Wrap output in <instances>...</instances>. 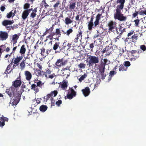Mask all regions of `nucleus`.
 <instances>
[{"label":"nucleus","instance_id":"obj_12","mask_svg":"<svg viewBox=\"0 0 146 146\" xmlns=\"http://www.w3.org/2000/svg\"><path fill=\"white\" fill-rule=\"evenodd\" d=\"M17 80L13 82L12 86L13 87L16 88L20 86L22 82L20 77L17 78Z\"/></svg>","mask_w":146,"mask_h":146},{"label":"nucleus","instance_id":"obj_62","mask_svg":"<svg viewBox=\"0 0 146 146\" xmlns=\"http://www.w3.org/2000/svg\"><path fill=\"white\" fill-rule=\"evenodd\" d=\"M40 50H41V54L42 55H45L46 54H45V49L44 48H42Z\"/></svg>","mask_w":146,"mask_h":146},{"label":"nucleus","instance_id":"obj_58","mask_svg":"<svg viewBox=\"0 0 146 146\" xmlns=\"http://www.w3.org/2000/svg\"><path fill=\"white\" fill-rule=\"evenodd\" d=\"M62 100H59L56 102V104L58 106H59L62 104Z\"/></svg>","mask_w":146,"mask_h":146},{"label":"nucleus","instance_id":"obj_53","mask_svg":"<svg viewBox=\"0 0 146 146\" xmlns=\"http://www.w3.org/2000/svg\"><path fill=\"white\" fill-rule=\"evenodd\" d=\"M20 66L21 68L22 69H23L25 68V63L24 61H23L20 63Z\"/></svg>","mask_w":146,"mask_h":146},{"label":"nucleus","instance_id":"obj_32","mask_svg":"<svg viewBox=\"0 0 146 146\" xmlns=\"http://www.w3.org/2000/svg\"><path fill=\"white\" fill-rule=\"evenodd\" d=\"M60 42H56L54 44L53 46V49L54 50H56L58 48H59Z\"/></svg>","mask_w":146,"mask_h":146},{"label":"nucleus","instance_id":"obj_44","mask_svg":"<svg viewBox=\"0 0 146 146\" xmlns=\"http://www.w3.org/2000/svg\"><path fill=\"white\" fill-rule=\"evenodd\" d=\"M60 4V2L58 1L57 2L55 3L53 7L55 10L58 9V6Z\"/></svg>","mask_w":146,"mask_h":146},{"label":"nucleus","instance_id":"obj_35","mask_svg":"<svg viewBox=\"0 0 146 146\" xmlns=\"http://www.w3.org/2000/svg\"><path fill=\"white\" fill-rule=\"evenodd\" d=\"M18 25L17 24L13 25H10L9 27L8 30H14L15 29L17 28H18Z\"/></svg>","mask_w":146,"mask_h":146},{"label":"nucleus","instance_id":"obj_15","mask_svg":"<svg viewBox=\"0 0 146 146\" xmlns=\"http://www.w3.org/2000/svg\"><path fill=\"white\" fill-rule=\"evenodd\" d=\"M40 5L41 8H43L44 7V9L47 11L49 9V6L46 1H42Z\"/></svg>","mask_w":146,"mask_h":146},{"label":"nucleus","instance_id":"obj_46","mask_svg":"<svg viewBox=\"0 0 146 146\" xmlns=\"http://www.w3.org/2000/svg\"><path fill=\"white\" fill-rule=\"evenodd\" d=\"M117 72H116L114 70L111 71L109 73V76L111 78L113 77L114 75H115L116 74Z\"/></svg>","mask_w":146,"mask_h":146},{"label":"nucleus","instance_id":"obj_13","mask_svg":"<svg viewBox=\"0 0 146 146\" xmlns=\"http://www.w3.org/2000/svg\"><path fill=\"white\" fill-rule=\"evenodd\" d=\"M8 35L6 31L0 32V38L2 40H5L8 37Z\"/></svg>","mask_w":146,"mask_h":146},{"label":"nucleus","instance_id":"obj_38","mask_svg":"<svg viewBox=\"0 0 146 146\" xmlns=\"http://www.w3.org/2000/svg\"><path fill=\"white\" fill-rule=\"evenodd\" d=\"M76 3L75 2L72 3H70L69 5V9L71 10H74L76 7Z\"/></svg>","mask_w":146,"mask_h":146},{"label":"nucleus","instance_id":"obj_5","mask_svg":"<svg viewBox=\"0 0 146 146\" xmlns=\"http://www.w3.org/2000/svg\"><path fill=\"white\" fill-rule=\"evenodd\" d=\"M117 23L116 22L112 20L109 21L107 24V26L108 27V32L109 33L114 32L117 29Z\"/></svg>","mask_w":146,"mask_h":146},{"label":"nucleus","instance_id":"obj_14","mask_svg":"<svg viewBox=\"0 0 146 146\" xmlns=\"http://www.w3.org/2000/svg\"><path fill=\"white\" fill-rule=\"evenodd\" d=\"M34 71L35 73H36V72H37V73L36 74L38 76H44L45 74V72H44L43 71H41L40 70L38 69L35 70V69Z\"/></svg>","mask_w":146,"mask_h":146},{"label":"nucleus","instance_id":"obj_4","mask_svg":"<svg viewBox=\"0 0 146 146\" xmlns=\"http://www.w3.org/2000/svg\"><path fill=\"white\" fill-rule=\"evenodd\" d=\"M117 48V46L115 44L113 45L111 43L108 46H106L101 51L103 53H106V55H110L113 51Z\"/></svg>","mask_w":146,"mask_h":146},{"label":"nucleus","instance_id":"obj_17","mask_svg":"<svg viewBox=\"0 0 146 146\" xmlns=\"http://www.w3.org/2000/svg\"><path fill=\"white\" fill-rule=\"evenodd\" d=\"M82 92L85 97L88 96L90 93V89L88 87H86L84 89H82Z\"/></svg>","mask_w":146,"mask_h":146},{"label":"nucleus","instance_id":"obj_41","mask_svg":"<svg viewBox=\"0 0 146 146\" xmlns=\"http://www.w3.org/2000/svg\"><path fill=\"white\" fill-rule=\"evenodd\" d=\"M105 68L104 66H102L100 67L99 69V72L100 74H103L105 72Z\"/></svg>","mask_w":146,"mask_h":146},{"label":"nucleus","instance_id":"obj_59","mask_svg":"<svg viewBox=\"0 0 146 146\" xmlns=\"http://www.w3.org/2000/svg\"><path fill=\"white\" fill-rule=\"evenodd\" d=\"M119 50V55L122 56L123 54L124 53V50L122 48H121Z\"/></svg>","mask_w":146,"mask_h":146},{"label":"nucleus","instance_id":"obj_16","mask_svg":"<svg viewBox=\"0 0 146 146\" xmlns=\"http://www.w3.org/2000/svg\"><path fill=\"white\" fill-rule=\"evenodd\" d=\"M25 75L26 79L29 81L32 78V75L31 72L28 71H25Z\"/></svg>","mask_w":146,"mask_h":146},{"label":"nucleus","instance_id":"obj_60","mask_svg":"<svg viewBox=\"0 0 146 146\" xmlns=\"http://www.w3.org/2000/svg\"><path fill=\"white\" fill-rule=\"evenodd\" d=\"M53 35L51 33L50 35L46 37L47 38H48L50 39V40H52L53 37Z\"/></svg>","mask_w":146,"mask_h":146},{"label":"nucleus","instance_id":"obj_43","mask_svg":"<svg viewBox=\"0 0 146 146\" xmlns=\"http://www.w3.org/2000/svg\"><path fill=\"white\" fill-rule=\"evenodd\" d=\"M87 76V75L86 74H84L82 75L80 78L79 79V82H81L82 81L84 80L85 78H86Z\"/></svg>","mask_w":146,"mask_h":146},{"label":"nucleus","instance_id":"obj_51","mask_svg":"<svg viewBox=\"0 0 146 146\" xmlns=\"http://www.w3.org/2000/svg\"><path fill=\"white\" fill-rule=\"evenodd\" d=\"M140 20L138 19H137L135 20L134 22H135V26L138 27L139 23Z\"/></svg>","mask_w":146,"mask_h":146},{"label":"nucleus","instance_id":"obj_26","mask_svg":"<svg viewBox=\"0 0 146 146\" xmlns=\"http://www.w3.org/2000/svg\"><path fill=\"white\" fill-rule=\"evenodd\" d=\"M64 43H63V45L61 46H60L58 50V52H64L65 51V49H66L67 46L66 45H64Z\"/></svg>","mask_w":146,"mask_h":146},{"label":"nucleus","instance_id":"obj_61","mask_svg":"<svg viewBox=\"0 0 146 146\" xmlns=\"http://www.w3.org/2000/svg\"><path fill=\"white\" fill-rule=\"evenodd\" d=\"M54 27L52 26L49 29H46V32L47 33H48V31H50V32H52L53 30Z\"/></svg>","mask_w":146,"mask_h":146},{"label":"nucleus","instance_id":"obj_56","mask_svg":"<svg viewBox=\"0 0 146 146\" xmlns=\"http://www.w3.org/2000/svg\"><path fill=\"white\" fill-rule=\"evenodd\" d=\"M99 21H97V20H95L94 24L95 27H97L98 25L99 24Z\"/></svg>","mask_w":146,"mask_h":146},{"label":"nucleus","instance_id":"obj_47","mask_svg":"<svg viewBox=\"0 0 146 146\" xmlns=\"http://www.w3.org/2000/svg\"><path fill=\"white\" fill-rule=\"evenodd\" d=\"M123 64L124 66L127 67H129L131 65L130 62L128 61L124 62Z\"/></svg>","mask_w":146,"mask_h":146},{"label":"nucleus","instance_id":"obj_54","mask_svg":"<svg viewBox=\"0 0 146 146\" xmlns=\"http://www.w3.org/2000/svg\"><path fill=\"white\" fill-rule=\"evenodd\" d=\"M101 14H98L96 17V19L95 20H97V21H99L100 20V17L101 16Z\"/></svg>","mask_w":146,"mask_h":146},{"label":"nucleus","instance_id":"obj_25","mask_svg":"<svg viewBox=\"0 0 146 146\" xmlns=\"http://www.w3.org/2000/svg\"><path fill=\"white\" fill-rule=\"evenodd\" d=\"M88 29L90 31H91L92 30L93 28L95 27L94 26L93 23L88 22Z\"/></svg>","mask_w":146,"mask_h":146},{"label":"nucleus","instance_id":"obj_29","mask_svg":"<svg viewBox=\"0 0 146 146\" xmlns=\"http://www.w3.org/2000/svg\"><path fill=\"white\" fill-rule=\"evenodd\" d=\"M47 106L46 105H42L40 106L39 108L40 111L42 112H44L47 110Z\"/></svg>","mask_w":146,"mask_h":146},{"label":"nucleus","instance_id":"obj_2","mask_svg":"<svg viewBox=\"0 0 146 146\" xmlns=\"http://www.w3.org/2000/svg\"><path fill=\"white\" fill-rule=\"evenodd\" d=\"M124 5H117L115 10L116 12L114 14V17L115 19H117L120 21H125L127 19V17L122 13L121 10L123 8Z\"/></svg>","mask_w":146,"mask_h":146},{"label":"nucleus","instance_id":"obj_18","mask_svg":"<svg viewBox=\"0 0 146 146\" xmlns=\"http://www.w3.org/2000/svg\"><path fill=\"white\" fill-rule=\"evenodd\" d=\"M68 82L65 80H63L62 83L60 85V87L64 90H65L68 87Z\"/></svg>","mask_w":146,"mask_h":146},{"label":"nucleus","instance_id":"obj_31","mask_svg":"<svg viewBox=\"0 0 146 146\" xmlns=\"http://www.w3.org/2000/svg\"><path fill=\"white\" fill-rule=\"evenodd\" d=\"M13 10H12L11 11L9 12V13H7L6 16V17L7 18L9 19L12 16L13 17L15 15V14L14 13H15V11H14V13H13Z\"/></svg>","mask_w":146,"mask_h":146},{"label":"nucleus","instance_id":"obj_10","mask_svg":"<svg viewBox=\"0 0 146 146\" xmlns=\"http://www.w3.org/2000/svg\"><path fill=\"white\" fill-rule=\"evenodd\" d=\"M51 34L53 35H53V39H54L58 41L59 40V38L61 36V35L60 29H56L55 32L52 33Z\"/></svg>","mask_w":146,"mask_h":146},{"label":"nucleus","instance_id":"obj_6","mask_svg":"<svg viewBox=\"0 0 146 146\" xmlns=\"http://www.w3.org/2000/svg\"><path fill=\"white\" fill-rule=\"evenodd\" d=\"M87 59H89L88 65L89 66H92L94 64L98 63L99 62V58L96 56L91 55H87Z\"/></svg>","mask_w":146,"mask_h":146},{"label":"nucleus","instance_id":"obj_50","mask_svg":"<svg viewBox=\"0 0 146 146\" xmlns=\"http://www.w3.org/2000/svg\"><path fill=\"white\" fill-rule=\"evenodd\" d=\"M100 84V82L99 81H97L95 84L94 85V88L93 89H97L98 87V86H99V84Z\"/></svg>","mask_w":146,"mask_h":146},{"label":"nucleus","instance_id":"obj_45","mask_svg":"<svg viewBox=\"0 0 146 146\" xmlns=\"http://www.w3.org/2000/svg\"><path fill=\"white\" fill-rule=\"evenodd\" d=\"M46 71V72H45V74L44 76L45 77H47V76L50 74L51 71L49 69H47Z\"/></svg>","mask_w":146,"mask_h":146},{"label":"nucleus","instance_id":"obj_34","mask_svg":"<svg viewBox=\"0 0 146 146\" xmlns=\"http://www.w3.org/2000/svg\"><path fill=\"white\" fill-rule=\"evenodd\" d=\"M126 29V28H123V27L121 26H120L119 28V31L120 32L119 33V35H121L123 33L125 32Z\"/></svg>","mask_w":146,"mask_h":146},{"label":"nucleus","instance_id":"obj_42","mask_svg":"<svg viewBox=\"0 0 146 146\" xmlns=\"http://www.w3.org/2000/svg\"><path fill=\"white\" fill-rule=\"evenodd\" d=\"M73 32V30L72 28H70L68 30L66 31V35L67 36H69V35Z\"/></svg>","mask_w":146,"mask_h":146},{"label":"nucleus","instance_id":"obj_19","mask_svg":"<svg viewBox=\"0 0 146 146\" xmlns=\"http://www.w3.org/2000/svg\"><path fill=\"white\" fill-rule=\"evenodd\" d=\"M19 36L20 35L19 34H15L13 36L12 41L13 43V45L17 42V40L19 38Z\"/></svg>","mask_w":146,"mask_h":146},{"label":"nucleus","instance_id":"obj_21","mask_svg":"<svg viewBox=\"0 0 146 146\" xmlns=\"http://www.w3.org/2000/svg\"><path fill=\"white\" fill-rule=\"evenodd\" d=\"M78 33L77 34L76 37L75 38L74 40V42L76 43L78 42V40L79 39V38L81 36H82V32L81 30L79 31L78 32Z\"/></svg>","mask_w":146,"mask_h":146},{"label":"nucleus","instance_id":"obj_40","mask_svg":"<svg viewBox=\"0 0 146 146\" xmlns=\"http://www.w3.org/2000/svg\"><path fill=\"white\" fill-rule=\"evenodd\" d=\"M8 120L9 119L5 117H1L0 119V121L3 122L4 123H5V121H8Z\"/></svg>","mask_w":146,"mask_h":146},{"label":"nucleus","instance_id":"obj_20","mask_svg":"<svg viewBox=\"0 0 146 146\" xmlns=\"http://www.w3.org/2000/svg\"><path fill=\"white\" fill-rule=\"evenodd\" d=\"M23 56L21 55L19 56H17L16 58L15 59L14 62V64H17V65H18V63L23 59Z\"/></svg>","mask_w":146,"mask_h":146},{"label":"nucleus","instance_id":"obj_11","mask_svg":"<svg viewBox=\"0 0 146 146\" xmlns=\"http://www.w3.org/2000/svg\"><path fill=\"white\" fill-rule=\"evenodd\" d=\"M67 62V60H64V58H62L57 59L56 62L55 63V65L58 67H60L62 66H64L66 64Z\"/></svg>","mask_w":146,"mask_h":146},{"label":"nucleus","instance_id":"obj_36","mask_svg":"<svg viewBox=\"0 0 146 146\" xmlns=\"http://www.w3.org/2000/svg\"><path fill=\"white\" fill-rule=\"evenodd\" d=\"M119 71H126L127 69V68H125L123 65L119 66Z\"/></svg>","mask_w":146,"mask_h":146},{"label":"nucleus","instance_id":"obj_1","mask_svg":"<svg viewBox=\"0 0 146 146\" xmlns=\"http://www.w3.org/2000/svg\"><path fill=\"white\" fill-rule=\"evenodd\" d=\"M17 89L13 86L11 87L9 89H7L6 93L12 99L13 106H16L19 102L21 97V93L19 91L17 92Z\"/></svg>","mask_w":146,"mask_h":146},{"label":"nucleus","instance_id":"obj_52","mask_svg":"<svg viewBox=\"0 0 146 146\" xmlns=\"http://www.w3.org/2000/svg\"><path fill=\"white\" fill-rule=\"evenodd\" d=\"M51 93L52 94V96L55 97L57 95L58 92L57 91L54 90Z\"/></svg>","mask_w":146,"mask_h":146},{"label":"nucleus","instance_id":"obj_24","mask_svg":"<svg viewBox=\"0 0 146 146\" xmlns=\"http://www.w3.org/2000/svg\"><path fill=\"white\" fill-rule=\"evenodd\" d=\"M29 13L26 10L24 11L22 15V19L25 20V19L29 15Z\"/></svg>","mask_w":146,"mask_h":146},{"label":"nucleus","instance_id":"obj_8","mask_svg":"<svg viewBox=\"0 0 146 146\" xmlns=\"http://www.w3.org/2000/svg\"><path fill=\"white\" fill-rule=\"evenodd\" d=\"M68 91V94H67L66 97L65 96V99L67 98L70 100L72 99L73 97L76 96V92L72 88H70Z\"/></svg>","mask_w":146,"mask_h":146},{"label":"nucleus","instance_id":"obj_48","mask_svg":"<svg viewBox=\"0 0 146 146\" xmlns=\"http://www.w3.org/2000/svg\"><path fill=\"white\" fill-rule=\"evenodd\" d=\"M30 6V4L29 3H25L24 5L23 8L24 9L27 10Z\"/></svg>","mask_w":146,"mask_h":146},{"label":"nucleus","instance_id":"obj_3","mask_svg":"<svg viewBox=\"0 0 146 146\" xmlns=\"http://www.w3.org/2000/svg\"><path fill=\"white\" fill-rule=\"evenodd\" d=\"M34 84L31 85V89L35 91V94L39 91L40 88H42L44 83L38 79H35L34 80Z\"/></svg>","mask_w":146,"mask_h":146},{"label":"nucleus","instance_id":"obj_7","mask_svg":"<svg viewBox=\"0 0 146 146\" xmlns=\"http://www.w3.org/2000/svg\"><path fill=\"white\" fill-rule=\"evenodd\" d=\"M129 52L133 57V58L135 60L139 57L140 54L142 52L141 50L140 49H138L137 50H132L129 51Z\"/></svg>","mask_w":146,"mask_h":146},{"label":"nucleus","instance_id":"obj_63","mask_svg":"<svg viewBox=\"0 0 146 146\" xmlns=\"http://www.w3.org/2000/svg\"><path fill=\"white\" fill-rule=\"evenodd\" d=\"M52 97H53V96H52V94H51V93H50V94L47 95L46 99L47 100H48L50 98H52L51 99H52Z\"/></svg>","mask_w":146,"mask_h":146},{"label":"nucleus","instance_id":"obj_39","mask_svg":"<svg viewBox=\"0 0 146 146\" xmlns=\"http://www.w3.org/2000/svg\"><path fill=\"white\" fill-rule=\"evenodd\" d=\"M125 0H117L116 3L119 4L118 5H124Z\"/></svg>","mask_w":146,"mask_h":146},{"label":"nucleus","instance_id":"obj_57","mask_svg":"<svg viewBox=\"0 0 146 146\" xmlns=\"http://www.w3.org/2000/svg\"><path fill=\"white\" fill-rule=\"evenodd\" d=\"M139 14V12L138 11H135V13L132 15V17L133 18H135Z\"/></svg>","mask_w":146,"mask_h":146},{"label":"nucleus","instance_id":"obj_30","mask_svg":"<svg viewBox=\"0 0 146 146\" xmlns=\"http://www.w3.org/2000/svg\"><path fill=\"white\" fill-rule=\"evenodd\" d=\"M65 23L66 25H68L72 23V21L70 17H67L65 19Z\"/></svg>","mask_w":146,"mask_h":146},{"label":"nucleus","instance_id":"obj_64","mask_svg":"<svg viewBox=\"0 0 146 146\" xmlns=\"http://www.w3.org/2000/svg\"><path fill=\"white\" fill-rule=\"evenodd\" d=\"M55 76V75L53 74H52L51 75H49L48 76H47V78H49L51 79L53 78L54 76Z\"/></svg>","mask_w":146,"mask_h":146},{"label":"nucleus","instance_id":"obj_49","mask_svg":"<svg viewBox=\"0 0 146 146\" xmlns=\"http://www.w3.org/2000/svg\"><path fill=\"white\" fill-rule=\"evenodd\" d=\"M86 64L82 63H80L78 65V67L80 68H85L86 66Z\"/></svg>","mask_w":146,"mask_h":146},{"label":"nucleus","instance_id":"obj_37","mask_svg":"<svg viewBox=\"0 0 146 146\" xmlns=\"http://www.w3.org/2000/svg\"><path fill=\"white\" fill-rule=\"evenodd\" d=\"M138 36L134 35L131 36L132 42L135 43L137 41Z\"/></svg>","mask_w":146,"mask_h":146},{"label":"nucleus","instance_id":"obj_28","mask_svg":"<svg viewBox=\"0 0 146 146\" xmlns=\"http://www.w3.org/2000/svg\"><path fill=\"white\" fill-rule=\"evenodd\" d=\"M61 71L62 72L63 76H65L67 75L68 76L69 75L68 74L69 71L67 70V68L62 69Z\"/></svg>","mask_w":146,"mask_h":146},{"label":"nucleus","instance_id":"obj_9","mask_svg":"<svg viewBox=\"0 0 146 146\" xmlns=\"http://www.w3.org/2000/svg\"><path fill=\"white\" fill-rule=\"evenodd\" d=\"M14 23L13 20L5 19L3 20L1 23V24L4 27H5L7 30L9 29L10 25H11Z\"/></svg>","mask_w":146,"mask_h":146},{"label":"nucleus","instance_id":"obj_23","mask_svg":"<svg viewBox=\"0 0 146 146\" xmlns=\"http://www.w3.org/2000/svg\"><path fill=\"white\" fill-rule=\"evenodd\" d=\"M37 7L35 8L33 10V12L31 14L30 16L31 18H34L36 15V13L37 12Z\"/></svg>","mask_w":146,"mask_h":146},{"label":"nucleus","instance_id":"obj_27","mask_svg":"<svg viewBox=\"0 0 146 146\" xmlns=\"http://www.w3.org/2000/svg\"><path fill=\"white\" fill-rule=\"evenodd\" d=\"M103 62H102L101 63V66H105L106 65H107L110 64V61L108 60L107 59L104 58L103 60Z\"/></svg>","mask_w":146,"mask_h":146},{"label":"nucleus","instance_id":"obj_55","mask_svg":"<svg viewBox=\"0 0 146 146\" xmlns=\"http://www.w3.org/2000/svg\"><path fill=\"white\" fill-rule=\"evenodd\" d=\"M140 48L143 51H145L146 47L144 45H141L140 47Z\"/></svg>","mask_w":146,"mask_h":146},{"label":"nucleus","instance_id":"obj_22","mask_svg":"<svg viewBox=\"0 0 146 146\" xmlns=\"http://www.w3.org/2000/svg\"><path fill=\"white\" fill-rule=\"evenodd\" d=\"M26 51V49L25 45L24 44H23L21 46L19 51V52L21 54V55H22V54H25Z\"/></svg>","mask_w":146,"mask_h":146},{"label":"nucleus","instance_id":"obj_33","mask_svg":"<svg viewBox=\"0 0 146 146\" xmlns=\"http://www.w3.org/2000/svg\"><path fill=\"white\" fill-rule=\"evenodd\" d=\"M11 66H10V65H8L7 66L6 70H5V71L3 73V74H9L10 73H11V71L12 70L11 69V70L9 72H8V71L11 69Z\"/></svg>","mask_w":146,"mask_h":146}]
</instances>
